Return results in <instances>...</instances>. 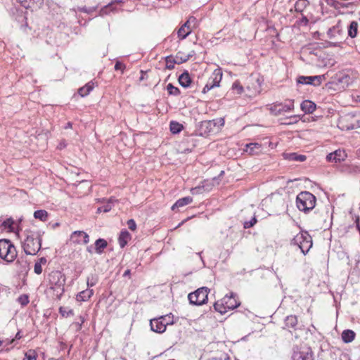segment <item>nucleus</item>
Here are the masks:
<instances>
[{
  "label": "nucleus",
  "mask_w": 360,
  "mask_h": 360,
  "mask_svg": "<svg viewBox=\"0 0 360 360\" xmlns=\"http://www.w3.org/2000/svg\"><path fill=\"white\" fill-rule=\"evenodd\" d=\"M257 220L255 216H254L250 221H245L243 223L244 229H250L256 223Z\"/></svg>",
  "instance_id": "44"
},
{
  "label": "nucleus",
  "mask_w": 360,
  "mask_h": 360,
  "mask_svg": "<svg viewBox=\"0 0 360 360\" xmlns=\"http://www.w3.org/2000/svg\"><path fill=\"white\" fill-rule=\"evenodd\" d=\"M294 109V101L289 100L283 103H274L270 105L269 110L270 112L275 115H280L284 112H290Z\"/></svg>",
  "instance_id": "9"
},
{
  "label": "nucleus",
  "mask_w": 360,
  "mask_h": 360,
  "mask_svg": "<svg viewBox=\"0 0 360 360\" xmlns=\"http://www.w3.org/2000/svg\"><path fill=\"white\" fill-rule=\"evenodd\" d=\"M86 250H87V252H89V253H91H91H92V246H91V245L88 246V247L86 248Z\"/></svg>",
  "instance_id": "63"
},
{
  "label": "nucleus",
  "mask_w": 360,
  "mask_h": 360,
  "mask_svg": "<svg viewBox=\"0 0 360 360\" xmlns=\"http://www.w3.org/2000/svg\"><path fill=\"white\" fill-rule=\"evenodd\" d=\"M292 360H314L313 352L307 346H295L293 347Z\"/></svg>",
  "instance_id": "8"
},
{
  "label": "nucleus",
  "mask_w": 360,
  "mask_h": 360,
  "mask_svg": "<svg viewBox=\"0 0 360 360\" xmlns=\"http://www.w3.org/2000/svg\"><path fill=\"white\" fill-rule=\"evenodd\" d=\"M309 80H311V79L309 78V76H300L297 78V83L302 84H309L311 82Z\"/></svg>",
  "instance_id": "46"
},
{
  "label": "nucleus",
  "mask_w": 360,
  "mask_h": 360,
  "mask_svg": "<svg viewBox=\"0 0 360 360\" xmlns=\"http://www.w3.org/2000/svg\"><path fill=\"white\" fill-rule=\"evenodd\" d=\"M130 274H131V271L129 269H127L124 272L123 276H130Z\"/></svg>",
  "instance_id": "60"
},
{
  "label": "nucleus",
  "mask_w": 360,
  "mask_h": 360,
  "mask_svg": "<svg viewBox=\"0 0 360 360\" xmlns=\"http://www.w3.org/2000/svg\"><path fill=\"white\" fill-rule=\"evenodd\" d=\"M358 32V23L356 21L351 22L349 27H348V35L354 38L356 37Z\"/></svg>",
  "instance_id": "30"
},
{
  "label": "nucleus",
  "mask_w": 360,
  "mask_h": 360,
  "mask_svg": "<svg viewBox=\"0 0 360 360\" xmlns=\"http://www.w3.org/2000/svg\"><path fill=\"white\" fill-rule=\"evenodd\" d=\"M284 158L290 161H298L303 162L306 160V156L304 155H300L296 153H283Z\"/></svg>",
  "instance_id": "22"
},
{
  "label": "nucleus",
  "mask_w": 360,
  "mask_h": 360,
  "mask_svg": "<svg viewBox=\"0 0 360 360\" xmlns=\"http://www.w3.org/2000/svg\"><path fill=\"white\" fill-rule=\"evenodd\" d=\"M297 324V318L296 316L290 315L285 319V326L288 328H295Z\"/></svg>",
  "instance_id": "28"
},
{
  "label": "nucleus",
  "mask_w": 360,
  "mask_h": 360,
  "mask_svg": "<svg viewBox=\"0 0 360 360\" xmlns=\"http://www.w3.org/2000/svg\"><path fill=\"white\" fill-rule=\"evenodd\" d=\"M202 190H203V187L197 186V187L193 188L191 191L192 194L195 195V194L201 193Z\"/></svg>",
  "instance_id": "53"
},
{
  "label": "nucleus",
  "mask_w": 360,
  "mask_h": 360,
  "mask_svg": "<svg viewBox=\"0 0 360 360\" xmlns=\"http://www.w3.org/2000/svg\"><path fill=\"white\" fill-rule=\"evenodd\" d=\"M355 333L352 330H345L342 333V341L345 343L351 342L355 338Z\"/></svg>",
  "instance_id": "27"
},
{
  "label": "nucleus",
  "mask_w": 360,
  "mask_h": 360,
  "mask_svg": "<svg viewBox=\"0 0 360 360\" xmlns=\"http://www.w3.org/2000/svg\"><path fill=\"white\" fill-rule=\"evenodd\" d=\"M94 294V290L90 289H86L80 292L77 295V300L79 302H84L88 300Z\"/></svg>",
  "instance_id": "25"
},
{
  "label": "nucleus",
  "mask_w": 360,
  "mask_h": 360,
  "mask_svg": "<svg viewBox=\"0 0 360 360\" xmlns=\"http://www.w3.org/2000/svg\"><path fill=\"white\" fill-rule=\"evenodd\" d=\"M351 82L352 79L348 75L340 72L332 77L331 80L326 86L328 89L334 91H342L345 89Z\"/></svg>",
  "instance_id": "5"
},
{
  "label": "nucleus",
  "mask_w": 360,
  "mask_h": 360,
  "mask_svg": "<svg viewBox=\"0 0 360 360\" xmlns=\"http://www.w3.org/2000/svg\"><path fill=\"white\" fill-rule=\"evenodd\" d=\"M96 283V281L95 279H94V278H91V279L89 278H88V279H87L88 287H93L94 285H95Z\"/></svg>",
  "instance_id": "57"
},
{
  "label": "nucleus",
  "mask_w": 360,
  "mask_h": 360,
  "mask_svg": "<svg viewBox=\"0 0 360 360\" xmlns=\"http://www.w3.org/2000/svg\"><path fill=\"white\" fill-rule=\"evenodd\" d=\"M191 31H192V27H190L188 25V24L186 22L178 30V31H177L178 37L180 39H184L191 34Z\"/></svg>",
  "instance_id": "18"
},
{
  "label": "nucleus",
  "mask_w": 360,
  "mask_h": 360,
  "mask_svg": "<svg viewBox=\"0 0 360 360\" xmlns=\"http://www.w3.org/2000/svg\"><path fill=\"white\" fill-rule=\"evenodd\" d=\"M72 127V123L70 122H68L65 127V129H69V128H71Z\"/></svg>",
  "instance_id": "62"
},
{
  "label": "nucleus",
  "mask_w": 360,
  "mask_h": 360,
  "mask_svg": "<svg viewBox=\"0 0 360 360\" xmlns=\"http://www.w3.org/2000/svg\"><path fill=\"white\" fill-rule=\"evenodd\" d=\"M349 119L352 120V122L349 125L346 126V129L347 130L354 129L360 127V120L356 119V117H349Z\"/></svg>",
  "instance_id": "40"
},
{
  "label": "nucleus",
  "mask_w": 360,
  "mask_h": 360,
  "mask_svg": "<svg viewBox=\"0 0 360 360\" xmlns=\"http://www.w3.org/2000/svg\"><path fill=\"white\" fill-rule=\"evenodd\" d=\"M126 68V65L121 63L120 61H117L115 65V70H121L122 72H124V70H125Z\"/></svg>",
  "instance_id": "48"
},
{
  "label": "nucleus",
  "mask_w": 360,
  "mask_h": 360,
  "mask_svg": "<svg viewBox=\"0 0 360 360\" xmlns=\"http://www.w3.org/2000/svg\"><path fill=\"white\" fill-rule=\"evenodd\" d=\"M59 313L63 317H68L74 315L72 309L65 307H60L59 308Z\"/></svg>",
  "instance_id": "39"
},
{
  "label": "nucleus",
  "mask_w": 360,
  "mask_h": 360,
  "mask_svg": "<svg viewBox=\"0 0 360 360\" xmlns=\"http://www.w3.org/2000/svg\"><path fill=\"white\" fill-rule=\"evenodd\" d=\"M232 88H233V89H238V93H242V92H243V86H240V84H236V83H233V84Z\"/></svg>",
  "instance_id": "56"
},
{
  "label": "nucleus",
  "mask_w": 360,
  "mask_h": 360,
  "mask_svg": "<svg viewBox=\"0 0 360 360\" xmlns=\"http://www.w3.org/2000/svg\"><path fill=\"white\" fill-rule=\"evenodd\" d=\"M168 94L172 96H179L181 93L179 88L174 86L172 84L169 83L167 86Z\"/></svg>",
  "instance_id": "36"
},
{
  "label": "nucleus",
  "mask_w": 360,
  "mask_h": 360,
  "mask_svg": "<svg viewBox=\"0 0 360 360\" xmlns=\"http://www.w3.org/2000/svg\"><path fill=\"white\" fill-rule=\"evenodd\" d=\"M183 128V125L176 121H172L169 124V129L173 134L180 133Z\"/></svg>",
  "instance_id": "29"
},
{
  "label": "nucleus",
  "mask_w": 360,
  "mask_h": 360,
  "mask_svg": "<svg viewBox=\"0 0 360 360\" xmlns=\"http://www.w3.org/2000/svg\"><path fill=\"white\" fill-rule=\"evenodd\" d=\"M18 302L22 306V307H25L26 306L30 300H29V297L28 295H25V294H23V295H21L18 297Z\"/></svg>",
  "instance_id": "43"
},
{
  "label": "nucleus",
  "mask_w": 360,
  "mask_h": 360,
  "mask_svg": "<svg viewBox=\"0 0 360 360\" xmlns=\"http://www.w3.org/2000/svg\"><path fill=\"white\" fill-rule=\"evenodd\" d=\"M46 263V259L45 257H41L39 261H37L34 264V271L37 274H41L42 272V264H45Z\"/></svg>",
  "instance_id": "33"
},
{
  "label": "nucleus",
  "mask_w": 360,
  "mask_h": 360,
  "mask_svg": "<svg viewBox=\"0 0 360 360\" xmlns=\"http://www.w3.org/2000/svg\"><path fill=\"white\" fill-rule=\"evenodd\" d=\"M94 85H95V84L93 81L88 82L84 86H82L78 89V94L82 97H84V96L89 95V93L94 89Z\"/></svg>",
  "instance_id": "21"
},
{
  "label": "nucleus",
  "mask_w": 360,
  "mask_h": 360,
  "mask_svg": "<svg viewBox=\"0 0 360 360\" xmlns=\"http://www.w3.org/2000/svg\"><path fill=\"white\" fill-rule=\"evenodd\" d=\"M21 338L20 335V333L18 332L16 335H15V338L16 339H20Z\"/></svg>",
  "instance_id": "64"
},
{
  "label": "nucleus",
  "mask_w": 360,
  "mask_h": 360,
  "mask_svg": "<svg viewBox=\"0 0 360 360\" xmlns=\"http://www.w3.org/2000/svg\"><path fill=\"white\" fill-rule=\"evenodd\" d=\"M311 80H309L310 82L309 84L313 86H319L321 84L322 81L325 79V75H316V76H309Z\"/></svg>",
  "instance_id": "34"
},
{
  "label": "nucleus",
  "mask_w": 360,
  "mask_h": 360,
  "mask_svg": "<svg viewBox=\"0 0 360 360\" xmlns=\"http://www.w3.org/2000/svg\"><path fill=\"white\" fill-rule=\"evenodd\" d=\"M164 319H165L162 316L151 319L150 321L151 330L158 333H162L165 332L166 326L165 325Z\"/></svg>",
  "instance_id": "12"
},
{
  "label": "nucleus",
  "mask_w": 360,
  "mask_h": 360,
  "mask_svg": "<svg viewBox=\"0 0 360 360\" xmlns=\"http://www.w3.org/2000/svg\"><path fill=\"white\" fill-rule=\"evenodd\" d=\"M178 81L181 86L188 88L190 86L192 79L188 72L185 70L181 75H179Z\"/></svg>",
  "instance_id": "19"
},
{
  "label": "nucleus",
  "mask_w": 360,
  "mask_h": 360,
  "mask_svg": "<svg viewBox=\"0 0 360 360\" xmlns=\"http://www.w3.org/2000/svg\"><path fill=\"white\" fill-rule=\"evenodd\" d=\"M108 246V242L103 238H99L95 241V252L101 255Z\"/></svg>",
  "instance_id": "23"
},
{
  "label": "nucleus",
  "mask_w": 360,
  "mask_h": 360,
  "mask_svg": "<svg viewBox=\"0 0 360 360\" xmlns=\"http://www.w3.org/2000/svg\"><path fill=\"white\" fill-rule=\"evenodd\" d=\"M222 79V71L220 68L215 69L204 86L202 93L206 94L214 87L219 86Z\"/></svg>",
  "instance_id": "10"
},
{
  "label": "nucleus",
  "mask_w": 360,
  "mask_h": 360,
  "mask_svg": "<svg viewBox=\"0 0 360 360\" xmlns=\"http://www.w3.org/2000/svg\"><path fill=\"white\" fill-rule=\"evenodd\" d=\"M17 257L15 245L8 239L0 240V258L7 262H12Z\"/></svg>",
  "instance_id": "4"
},
{
  "label": "nucleus",
  "mask_w": 360,
  "mask_h": 360,
  "mask_svg": "<svg viewBox=\"0 0 360 360\" xmlns=\"http://www.w3.org/2000/svg\"><path fill=\"white\" fill-rule=\"evenodd\" d=\"M216 127V123L214 120H205L200 123V130L202 133L209 134L214 131Z\"/></svg>",
  "instance_id": "16"
},
{
  "label": "nucleus",
  "mask_w": 360,
  "mask_h": 360,
  "mask_svg": "<svg viewBox=\"0 0 360 360\" xmlns=\"http://www.w3.org/2000/svg\"><path fill=\"white\" fill-rule=\"evenodd\" d=\"M13 224V221L12 219H8L4 221L2 223L3 226H4L5 228H9V229L12 228Z\"/></svg>",
  "instance_id": "51"
},
{
  "label": "nucleus",
  "mask_w": 360,
  "mask_h": 360,
  "mask_svg": "<svg viewBox=\"0 0 360 360\" xmlns=\"http://www.w3.org/2000/svg\"><path fill=\"white\" fill-rule=\"evenodd\" d=\"M193 54L184 55L182 53L179 52L176 55V60L177 64L183 63L188 61Z\"/></svg>",
  "instance_id": "35"
},
{
  "label": "nucleus",
  "mask_w": 360,
  "mask_h": 360,
  "mask_svg": "<svg viewBox=\"0 0 360 360\" xmlns=\"http://www.w3.org/2000/svg\"><path fill=\"white\" fill-rule=\"evenodd\" d=\"M316 201V197L308 191L300 193L296 198L297 208L304 212L312 210L315 207Z\"/></svg>",
  "instance_id": "3"
},
{
  "label": "nucleus",
  "mask_w": 360,
  "mask_h": 360,
  "mask_svg": "<svg viewBox=\"0 0 360 360\" xmlns=\"http://www.w3.org/2000/svg\"><path fill=\"white\" fill-rule=\"evenodd\" d=\"M246 151L252 155L258 154L262 150V146L258 143H250L246 145Z\"/></svg>",
  "instance_id": "26"
},
{
  "label": "nucleus",
  "mask_w": 360,
  "mask_h": 360,
  "mask_svg": "<svg viewBox=\"0 0 360 360\" xmlns=\"http://www.w3.org/2000/svg\"><path fill=\"white\" fill-rule=\"evenodd\" d=\"M70 240L77 244H87L89 242V235L83 231H75L70 236Z\"/></svg>",
  "instance_id": "11"
},
{
  "label": "nucleus",
  "mask_w": 360,
  "mask_h": 360,
  "mask_svg": "<svg viewBox=\"0 0 360 360\" xmlns=\"http://www.w3.org/2000/svg\"><path fill=\"white\" fill-rule=\"evenodd\" d=\"M326 1L328 5L333 6L334 8H337L338 4H340V3L335 0H326Z\"/></svg>",
  "instance_id": "55"
},
{
  "label": "nucleus",
  "mask_w": 360,
  "mask_h": 360,
  "mask_svg": "<svg viewBox=\"0 0 360 360\" xmlns=\"http://www.w3.org/2000/svg\"><path fill=\"white\" fill-rule=\"evenodd\" d=\"M166 68L168 70H172L174 68V65L177 63L175 58L172 56H169L165 58Z\"/></svg>",
  "instance_id": "37"
},
{
  "label": "nucleus",
  "mask_w": 360,
  "mask_h": 360,
  "mask_svg": "<svg viewBox=\"0 0 360 360\" xmlns=\"http://www.w3.org/2000/svg\"><path fill=\"white\" fill-rule=\"evenodd\" d=\"M214 308L217 311L219 312L221 314H225L227 311V308L225 307V304L222 300L221 303H219V302H215L214 304Z\"/></svg>",
  "instance_id": "38"
},
{
  "label": "nucleus",
  "mask_w": 360,
  "mask_h": 360,
  "mask_svg": "<svg viewBox=\"0 0 360 360\" xmlns=\"http://www.w3.org/2000/svg\"><path fill=\"white\" fill-rule=\"evenodd\" d=\"M130 239H131V236H130L129 233L126 230L122 231L119 236V238H118V243H119L120 246L122 248H123L127 244V242Z\"/></svg>",
  "instance_id": "24"
},
{
  "label": "nucleus",
  "mask_w": 360,
  "mask_h": 360,
  "mask_svg": "<svg viewBox=\"0 0 360 360\" xmlns=\"http://www.w3.org/2000/svg\"><path fill=\"white\" fill-rule=\"evenodd\" d=\"M48 279L51 285L50 290L55 291L56 295L60 298L64 292V275L59 271H53L49 274Z\"/></svg>",
  "instance_id": "2"
},
{
  "label": "nucleus",
  "mask_w": 360,
  "mask_h": 360,
  "mask_svg": "<svg viewBox=\"0 0 360 360\" xmlns=\"http://www.w3.org/2000/svg\"><path fill=\"white\" fill-rule=\"evenodd\" d=\"M208 360H232V359L227 354H224L221 355L220 357H214V358H211Z\"/></svg>",
  "instance_id": "52"
},
{
  "label": "nucleus",
  "mask_w": 360,
  "mask_h": 360,
  "mask_svg": "<svg viewBox=\"0 0 360 360\" xmlns=\"http://www.w3.org/2000/svg\"><path fill=\"white\" fill-rule=\"evenodd\" d=\"M23 360H37V353L33 349H29L25 354Z\"/></svg>",
  "instance_id": "41"
},
{
  "label": "nucleus",
  "mask_w": 360,
  "mask_h": 360,
  "mask_svg": "<svg viewBox=\"0 0 360 360\" xmlns=\"http://www.w3.org/2000/svg\"><path fill=\"white\" fill-rule=\"evenodd\" d=\"M85 319L80 316H79V321L77 323H75V324L77 326V330H80L82 328V325L84 323Z\"/></svg>",
  "instance_id": "54"
},
{
  "label": "nucleus",
  "mask_w": 360,
  "mask_h": 360,
  "mask_svg": "<svg viewBox=\"0 0 360 360\" xmlns=\"http://www.w3.org/2000/svg\"><path fill=\"white\" fill-rule=\"evenodd\" d=\"M41 233L40 231L29 232L25 239L22 248L27 255H34L41 247Z\"/></svg>",
  "instance_id": "1"
},
{
  "label": "nucleus",
  "mask_w": 360,
  "mask_h": 360,
  "mask_svg": "<svg viewBox=\"0 0 360 360\" xmlns=\"http://www.w3.org/2000/svg\"><path fill=\"white\" fill-rule=\"evenodd\" d=\"M301 22L303 23L304 25H307L309 22V20L306 16H303L301 19Z\"/></svg>",
  "instance_id": "59"
},
{
  "label": "nucleus",
  "mask_w": 360,
  "mask_h": 360,
  "mask_svg": "<svg viewBox=\"0 0 360 360\" xmlns=\"http://www.w3.org/2000/svg\"><path fill=\"white\" fill-rule=\"evenodd\" d=\"M292 244L297 245L305 255L312 247V238L307 231L297 233L292 240Z\"/></svg>",
  "instance_id": "6"
},
{
  "label": "nucleus",
  "mask_w": 360,
  "mask_h": 360,
  "mask_svg": "<svg viewBox=\"0 0 360 360\" xmlns=\"http://www.w3.org/2000/svg\"><path fill=\"white\" fill-rule=\"evenodd\" d=\"M193 202V198L190 196L184 197L182 198L179 199L172 206V210L173 211L186 206Z\"/></svg>",
  "instance_id": "20"
},
{
  "label": "nucleus",
  "mask_w": 360,
  "mask_h": 360,
  "mask_svg": "<svg viewBox=\"0 0 360 360\" xmlns=\"http://www.w3.org/2000/svg\"><path fill=\"white\" fill-rule=\"evenodd\" d=\"M111 209H112V202H111V200H110V201L107 204L98 207L97 212H98V213L108 212L110 211Z\"/></svg>",
  "instance_id": "42"
},
{
  "label": "nucleus",
  "mask_w": 360,
  "mask_h": 360,
  "mask_svg": "<svg viewBox=\"0 0 360 360\" xmlns=\"http://www.w3.org/2000/svg\"><path fill=\"white\" fill-rule=\"evenodd\" d=\"M109 6H110V4H109V5H108V6H104L103 8H102L101 9V11H100V13H99V15H105V14H107V9H108V8Z\"/></svg>",
  "instance_id": "58"
},
{
  "label": "nucleus",
  "mask_w": 360,
  "mask_h": 360,
  "mask_svg": "<svg viewBox=\"0 0 360 360\" xmlns=\"http://www.w3.org/2000/svg\"><path fill=\"white\" fill-rule=\"evenodd\" d=\"M162 316L165 319L164 322H165V325L166 327L167 325H170V324L173 323V320H172L173 318L169 314L165 315V316Z\"/></svg>",
  "instance_id": "49"
},
{
  "label": "nucleus",
  "mask_w": 360,
  "mask_h": 360,
  "mask_svg": "<svg viewBox=\"0 0 360 360\" xmlns=\"http://www.w3.org/2000/svg\"><path fill=\"white\" fill-rule=\"evenodd\" d=\"M300 108L304 113L311 114L316 110V105L314 102L309 100H305L302 102Z\"/></svg>",
  "instance_id": "17"
},
{
  "label": "nucleus",
  "mask_w": 360,
  "mask_h": 360,
  "mask_svg": "<svg viewBox=\"0 0 360 360\" xmlns=\"http://www.w3.org/2000/svg\"><path fill=\"white\" fill-rule=\"evenodd\" d=\"M346 154L344 150H336L333 153H329L326 156V160L328 162H334L335 163L340 162L341 161L344 160L346 158Z\"/></svg>",
  "instance_id": "14"
},
{
  "label": "nucleus",
  "mask_w": 360,
  "mask_h": 360,
  "mask_svg": "<svg viewBox=\"0 0 360 360\" xmlns=\"http://www.w3.org/2000/svg\"><path fill=\"white\" fill-rule=\"evenodd\" d=\"M48 212L44 210H39L34 212V217L42 221L48 220Z\"/></svg>",
  "instance_id": "31"
},
{
  "label": "nucleus",
  "mask_w": 360,
  "mask_h": 360,
  "mask_svg": "<svg viewBox=\"0 0 360 360\" xmlns=\"http://www.w3.org/2000/svg\"><path fill=\"white\" fill-rule=\"evenodd\" d=\"M127 226H128V228L131 230V231H135L136 229V222L134 219H129L127 221Z\"/></svg>",
  "instance_id": "50"
},
{
  "label": "nucleus",
  "mask_w": 360,
  "mask_h": 360,
  "mask_svg": "<svg viewBox=\"0 0 360 360\" xmlns=\"http://www.w3.org/2000/svg\"><path fill=\"white\" fill-rule=\"evenodd\" d=\"M209 289L207 287H202L195 292L189 293L188 298L191 304L194 305H202L207 301Z\"/></svg>",
  "instance_id": "7"
},
{
  "label": "nucleus",
  "mask_w": 360,
  "mask_h": 360,
  "mask_svg": "<svg viewBox=\"0 0 360 360\" xmlns=\"http://www.w3.org/2000/svg\"><path fill=\"white\" fill-rule=\"evenodd\" d=\"M335 27H333L331 28H330L328 31V34L329 36H330L332 34V32L335 30Z\"/></svg>",
  "instance_id": "61"
},
{
  "label": "nucleus",
  "mask_w": 360,
  "mask_h": 360,
  "mask_svg": "<svg viewBox=\"0 0 360 360\" xmlns=\"http://www.w3.org/2000/svg\"><path fill=\"white\" fill-rule=\"evenodd\" d=\"M186 22L190 27H192V29L198 26V20L194 16H190Z\"/></svg>",
  "instance_id": "47"
},
{
  "label": "nucleus",
  "mask_w": 360,
  "mask_h": 360,
  "mask_svg": "<svg viewBox=\"0 0 360 360\" xmlns=\"http://www.w3.org/2000/svg\"><path fill=\"white\" fill-rule=\"evenodd\" d=\"M222 301L227 309H234L240 305V302L236 299V295L233 292L230 295H226L222 299Z\"/></svg>",
  "instance_id": "13"
},
{
  "label": "nucleus",
  "mask_w": 360,
  "mask_h": 360,
  "mask_svg": "<svg viewBox=\"0 0 360 360\" xmlns=\"http://www.w3.org/2000/svg\"><path fill=\"white\" fill-rule=\"evenodd\" d=\"M308 5L307 0H298L295 4V10L296 12L302 13Z\"/></svg>",
  "instance_id": "32"
},
{
  "label": "nucleus",
  "mask_w": 360,
  "mask_h": 360,
  "mask_svg": "<svg viewBox=\"0 0 360 360\" xmlns=\"http://www.w3.org/2000/svg\"><path fill=\"white\" fill-rule=\"evenodd\" d=\"M26 8H38L43 4L44 0H18Z\"/></svg>",
  "instance_id": "15"
},
{
  "label": "nucleus",
  "mask_w": 360,
  "mask_h": 360,
  "mask_svg": "<svg viewBox=\"0 0 360 360\" xmlns=\"http://www.w3.org/2000/svg\"><path fill=\"white\" fill-rule=\"evenodd\" d=\"M96 9H97V6H91V7L83 6V7H79L78 8V10L80 12L86 13H89H89H92Z\"/></svg>",
  "instance_id": "45"
}]
</instances>
